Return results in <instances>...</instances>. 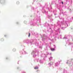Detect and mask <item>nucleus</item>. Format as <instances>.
I'll use <instances>...</instances> for the list:
<instances>
[{"instance_id":"3","label":"nucleus","mask_w":73,"mask_h":73,"mask_svg":"<svg viewBox=\"0 0 73 73\" xmlns=\"http://www.w3.org/2000/svg\"><path fill=\"white\" fill-rule=\"evenodd\" d=\"M30 35H31V34H30V33H29V37Z\"/></svg>"},{"instance_id":"5","label":"nucleus","mask_w":73,"mask_h":73,"mask_svg":"<svg viewBox=\"0 0 73 73\" xmlns=\"http://www.w3.org/2000/svg\"><path fill=\"white\" fill-rule=\"evenodd\" d=\"M62 4H63V2H62Z\"/></svg>"},{"instance_id":"1","label":"nucleus","mask_w":73,"mask_h":73,"mask_svg":"<svg viewBox=\"0 0 73 73\" xmlns=\"http://www.w3.org/2000/svg\"><path fill=\"white\" fill-rule=\"evenodd\" d=\"M51 50L52 51L54 50V48H51Z\"/></svg>"},{"instance_id":"2","label":"nucleus","mask_w":73,"mask_h":73,"mask_svg":"<svg viewBox=\"0 0 73 73\" xmlns=\"http://www.w3.org/2000/svg\"><path fill=\"white\" fill-rule=\"evenodd\" d=\"M35 69H38V67H35Z\"/></svg>"},{"instance_id":"6","label":"nucleus","mask_w":73,"mask_h":73,"mask_svg":"<svg viewBox=\"0 0 73 73\" xmlns=\"http://www.w3.org/2000/svg\"><path fill=\"white\" fill-rule=\"evenodd\" d=\"M19 3V2H17V3Z\"/></svg>"},{"instance_id":"4","label":"nucleus","mask_w":73,"mask_h":73,"mask_svg":"<svg viewBox=\"0 0 73 73\" xmlns=\"http://www.w3.org/2000/svg\"><path fill=\"white\" fill-rule=\"evenodd\" d=\"M13 50H16L15 49H13Z\"/></svg>"}]
</instances>
